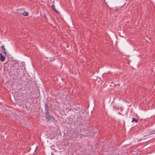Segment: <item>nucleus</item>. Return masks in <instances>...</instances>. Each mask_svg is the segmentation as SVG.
<instances>
[{
  "label": "nucleus",
  "mask_w": 155,
  "mask_h": 155,
  "mask_svg": "<svg viewBox=\"0 0 155 155\" xmlns=\"http://www.w3.org/2000/svg\"><path fill=\"white\" fill-rule=\"evenodd\" d=\"M45 115L46 116V118L48 120H51L53 118V117L52 116H51L50 115L49 112L48 113V114H46L45 113Z\"/></svg>",
  "instance_id": "1"
},
{
  "label": "nucleus",
  "mask_w": 155,
  "mask_h": 155,
  "mask_svg": "<svg viewBox=\"0 0 155 155\" xmlns=\"http://www.w3.org/2000/svg\"><path fill=\"white\" fill-rule=\"evenodd\" d=\"M5 59V57L3 55L2 53L0 54V60L2 61H4Z\"/></svg>",
  "instance_id": "2"
},
{
  "label": "nucleus",
  "mask_w": 155,
  "mask_h": 155,
  "mask_svg": "<svg viewBox=\"0 0 155 155\" xmlns=\"http://www.w3.org/2000/svg\"><path fill=\"white\" fill-rule=\"evenodd\" d=\"M45 110L46 111L45 113H46V114H48V112L49 108V107L47 103L45 104Z\"/></svg>",
  "instance_id": "3"
},
{
  "label": "nucleus",
  "mask_w": 155,
  "mask_h": 155,
  "mask_svg": "<svg viewBox=\"0 0 155 155\" xmlns=\"http://www.w3.org/2000/svg\"><path fill=\"white\" fill-rule=\"evenodd\" d=\"M21 14H22L24 16H27L28 15V13L27 12H25L24 10L23 12H20Z\"/></svg>",
  "instance_id": "4"
},
{
  "label": "nucleus",
  "mask_w": 155,
  "mask_h": 155,
  "mask_svg": "<svg viewBox=\"0 0 155 155\" xmlns=\"http://www.w3.org/2000/svg\"><path fill=\"white\" fill-rule=\"evenodd\" d=\"M1 48L2 49V51H3V53L5 54H6V52L5 51V48L4 47V45H2L1 47Z\"/></svg>",
  "instance_id": "5"
},
{
  "label": "nucleus",
  "mask_w": 155,
  "mask_h": 155,
  "mask_svg": "<svg viewBox=\"0 0 155 155\" xmlns=\"http://www.w3.org/2000/svg\"><path fill=\"white\" fill-rule=\"evenodd\" d=\"M132 122H135L136 123H137L138 122V119L135 118H132V120L131 121Z\"/></svg>",
  "instance_id": "6"
},
{
  "label": "nucleus",
  "mask_w": 155,
  "mask_h": 155,
  "mask_svg": "<svg viewBox=\"0 0 155 155\" xmlns=\"http://www.w3.org/2000/svg\"><path fill=\"white\" fill-rule=\"evenodd\" d=\"M24 11L23 8L20 9L18 10V12L19 13V14H21L20 12H23Z\"/></svg>",
  "instance_id": "7"
},
{
  "label": "nucleus",
  "mask_w": 155,
  "mask_h": 155,
  "mask_svg": "<svg viewBox=\"0 0 155 155\" xmlns=\"http://www.w3.org/2000/svg\"><path fill=\"white\" fill-rule=\"evenodd\" d=\"M51 8L54 9V11L57 12V13H58V11L55 8L54 5V4H53L51 6Z\"/></svg>",
  "instance_id": "8"
},
{
  "label": "nucleus",
  "mask_w": 155,
  "mask_h": 155,
  "mask_svg": "<svg viewBox=\"0 0 155 155\" xmlns=\"http://www.w3.org/2000/svg\"><path fill=\"white\" fill-rule=\"evenodd\" d=\"M55 61V58H51L50 60V61L52 62Z\"/></svg>",
  "instance_id": "9"
},
{
  "label": "nucleus",
  "mask_w": 155,
  "mask_h": 155,
  "mask_svg": "<svg viewBox=\"0 0 155 155\" xmlns=\"http://www.w3.org/2000/svg\"><path fill=\"white\" fill-rule=\"evenodd\" d=\"M44 17H45V18H46V16L45 15H44Z\"/></svg>",
  "instance_id": "10"
},
{
  "label": "nucleus",
  "mask_w": 155,
  "mask_h": 155,
  "mask_svg": "<svg viewBox=\"0 0 155 155\" xmlns=\"http://www.w3.org/2000/svg\"><path fill=\"white\" fill-rule=\"evenodd\" d=\"M118 114H121L120 112H119Z\"/></svg>",
  "instance_id": "11"
},
{
  "label": "nucleus",
  "mask_w": 155,
  "mask_h": 155,
  "mask_svg": "<svg viewBox=\"0 0 155 155\" xmlns=\"http://www.w3.org/2000/svg\"><path fill=\"white\" fill-rule=\"evenodd\" d=\"M52 155H54V154H52Z\"/></svg>",
  "instance_id": "12"
}]
</instances>
